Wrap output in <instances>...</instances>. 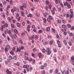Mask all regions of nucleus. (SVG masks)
<instances>
[{
    "mask_svg": "<svg viewBox=\"0 0 74 74\" xmlns=\"http://www.w3.org/2000/svg\"><path fill=\"white\" fill-rule=\"evenodd\" d=\"M47 32H49L50 31V28H49V27H47Z\"/></svg>",
    "mask_w": 74,
    "mask_h": 74,
    "instance_id": "nucleus-15",
    "label": "nucleus"
},
{
    "mask_svg": "<svg viewBox=\"0 0 74 74\" xmlns=\"http://www.w3.org/2000/svg\"><path fill=\"white\" fill-rule=\"evenodd\" d=\"M71 59L72 61H73V62H74V57L72 56L71 58Z\"/></svg>",
    "mask_w": 74,
    "mask_h": 74,
    "instance_id": "nucleus-20",
    "label": "nucleus"
},
{
    "mask_svg": "<svg viewBox=\"0 0 74 74\" xmlns=\"http://www.w3.org/2000/svg\"><path fill=\"white\" fill-rule=\"evenodd\" d=\"M6 47L8 49H9L10 48V45H6Z\"/></svg>",
    "mask_w": 74,
    "mask_h": 74,
    "instance_id": "nucleus-9",
    "label": "nucleus"
},
{
    "mask_svg": "<svg viewBox=\"0 0 74 74\" xmlns=\"http://www.w3.org/2000/svg\"><path fill=\"white\" fill-rule=\"evenodd\" d=\"M41 56V53H40L39 54V58H40Z\"/></svg>",
    "mask_w": 74,
    "mask_h": 74,
    "instance_id": "nucleus-31",
    "label": "nucleus"
},
{
    "mask_svg": "<svg viewBox=\"0 0 74 74\" xmlns=\"http://www.w3.org/2000/svg\"><path fill=\"white\" fill-rule=\"evenodd\" d=\"M9 58H10V60H11L12 59V57L11 56H9Z\"/></svg>",
    "mask_w": 74,
    "mask_h": 74,
    "instance_id": "nucleus-32",
    "label": "nucleus"
},
{
    "mask_svg": "<svg viewBox=\"0 0 74 74\" xmlns=\"http://www.w3.org/2000/svg\"><path fill=\"white\" fill-rule=\"evenodd\" d=\"M10 54H11V55H12V54H13V53H14V51H10Z\"/></svg>",
    "mask_w": 74,
    "mask_h": 74,
    "instance_id": "nucleus-46",
    "label": "nucleus"
},
{
    "mask_svg": "<svg viewBox=\"0 0 74 74\" xmlns=\"http://www.w3.org/2000/svg\"><path fill=\"white\" fill-rule=\"evenodd\" d=\"M14 37L15 38H16V37H17V36L16 35V34H14Z\"/></svg>",
    "mask_w": 74,
    "mask_h": 74,
    "instance_id": "nucleus-40",
    "label": "nucleus"
},
{
    "mask_svg": "<svg viewBox=\"0 0 74 74\" xmlns=\"http://www.w3.org/2000/svg\"><path fill=\"white\" fill-rule=\"evenodd\" d=\"M51 12L52 14V15L55 14V11H54L53 10H51Z\"/></svg>",
    "mask_w": 74,
    "mask_h": 74,
    "instance_id": "nucleus-12",
    "label": "nucleus"
},
{
    "mask_svg": "<svg viewBox=\"0 0 74 74\" xmlns=\"http://www.w3.org/2000/svg\"><path fill=\"white\" fill-rule=\"evenodd\" d=\"M8 20H9V22H11V18L10 17L8 18Z\"/></svg>",
    "mask_w": 74,
    "mask_h": 74,
    "instance_id": "nucleus-25",
    "label": "nucleus"
},
{
    "mask_svg": "<svg viewBox=\"0 0 74 74\" xmlns=\"http://www.w3.org/2000/svg\"><path fill=\"white\" fill-rule=\"evenodd\" d=\"M20 43H21V44H23V42H22V40H20Z\"/></svg>",
    "mask_w": 74,
    "mask_h": 74,
    "instance_id": "nucleus-58",
    "label": "nucleus"
},
{
    "mask_svg": "<svg viewBox=\"0 0 74 74\" xmlns=\"http://www.w3.org/2000/svg\"><path fill=\"white\" fill-rule=\"evenodd\" d=\"M11 26L13 28H14V25L13 24H12Z\"/></svg>",
    "mask_w": 74,
    "mask_h": 74,
    "instance_id": "nucleus-52",
    "label": "nucleus"
},
{
    "mask_svg": "<svg viewBox=\"0 0 74 74\" xmlns=\"http://www.w3.org/2000/svg\"><path fill=\"white\" fill-rule=\"evenodd\" d=\"M17 26L18 27H19V23H17Z\"/></svg>",
    "mask_w": 74,
    "mask_h": 74,
    "instance_id": "nucleus-53",
    "label": "nucleus"
},
{
    "mask_svg": "<svg viewBox=\"0 0 74 74\" xmlns=\"http://www.w3.org/2000/svg\"><path fill=\"white\" fill-rule=\"evenodd\" d=\"M16 65H17V66H19V65H20V64L19 63V62H17Z\"/></svg>",
    "mask_w": 74,
    "mask_h": 74,
    "instance_id": "nucleus-49",
    "label": "nucleus"
},
{
    "mask_svg": "<svg viewBox=\"0 0 74 74\" xmlns=\"http://www.w3.org/2000/svg\"><path fill=\"white\" fill-rule=\"evenodd\" d=\"M8 33H9V34H11V30H9V32Z\"/></svg>",
    "mask_w": 74,
    "mask_h": 74,
    "instance_id": "nucleus-64",
    "label": "nucleus"
},
{
    "mask_svg": "<svg viewBox=\"0 0 74 74\" xmlns=\"http://www.w3.org/2000/svg\"><path fill=\"white\" fill-rule=\"evenodd\" d=\"M14 32L15 33H16V34H17V33H18V31H17L16 29H14Z\"/></svg>",
    "mask_w": 74,
    "mask_h": 74,
    "instance_id": "nucleus-10",
    "label": "nucleus"
},
{
    "mask_svg": "<svg viewBox=\"0 0 74 74\" xmlns=\"http://www.w3.org/2000/svg\"><path fill=\"white\" fill-rule=\"evenodd\" d=\"M47 52L48 55H50V54L51 53V51H50V49H49V48H48L47 49Z\"/></svg>",
    "mask_w": 74,
    "mask_h": 74,
    "instance_id": "nucleus-2",
    "label": "nucleus"
},
{
    "mask_svg": "<svg viewBox=\"0 0 74 74\" xmlns=\"http://www.w3.org/2000/svg\"><path fill=\"white\" fill-rule=\"evenodd\" d=\"M45 71H42V74H45Z\"/></svg>",
    "mask_w": 74,
    "mask_h": 74,
    "instance_id": "nucleus-62",
    "label": "nucleus"
},
{
    "mask_svg": "<svg viewBox=\"0 0 74 74\" xmlns=\"http://www.w3.org/2000/svg\"><path fill=\"white\" fill-rule=\"evenodd\" d=\"M49 9H51V8H52V6H51V5H49Z\"/></svg>",
    "mask_w": 74,
    "mask_h": 74,
    "instance_id": "nucleus-50",
    "label": "nucleus"
},
{
    "mask_svg": "<svg viewBox=\"0 0 74 74\" xmlns=\"http://www.w3.org/2000/svg\"><path fill=\"white\" fill-rule=\"evenodd\" d=\"M69 44L70 46H71V42H69Z\"/></svg>",
    "mask_w": 74,
    "mask_h": 74,
    "instance_id": "nucleus-45",
    "label": "nucleus"
},
{
    "mask_svg": "<svg viewBox=\"0 0 74 74\" xmlns=\"http://www.w3.org/2000/svg\"><path fill=\"white\" fill-rule=\"evenodd\" d=\"M62 21H61V20H58V23H59V24H60L61 23Z\"/></svg>",
    "mask_w": 74,
    "mask_h": 74,
    "instance_id": "nucleus-11",
    "label": "nucleus"
},
{
    "mask_svg": "<svg viewBox=\"0 0 74 74\" xmlns=\"http://www.w3.org/2000/svg\"><path fill=\"white\" fill-rule=\"evenodd\" d=\"M2 36L4 37H5V34L4 33H2Z\"/></svg>",
    "mask_w": 74,
    "mask_h": 74,
    "instance_id": "nucleus-34",
    "label": "nucleus"
},
{
    "mask_svg": "<svg viewBox=\"0 0 74 74\" xmlns=\"http://www.w3.org/2000/svg\"><path fill=\"white\" fill-rule=\"evenodd\" d=\"M71 18H73V14H71L70 15Z\"/></svg>",
    "mask_w": 74,
    "mask_h": 74,
    "instance_id": "nucleus-21",
    "label": "nucleus"
},
{
    "mask_svg": "<svg viewBox=\"0 0 74 74\" xmlns=\"http://www.w3.org/2000/svg\"><path fill=\"white\" fill-rule=\"evenodd\" d=\"M21 48L22 50H23V49H24V47L23 46H21Z\"/></svg>",
    "mask_w": 74,
    "mask_h": 74,
    "instance_id": "nucleus-63",
    "label": "nucleus"
},
{
    "mask_svg": "<svg viewBox=\"0 0 74 74\" xmlns=\"http://www.w3.org/2000/svg\"><path fill=\"white\" fill-rule=\"evenodd\" d=\"M45 9H46V11H47V10H48V6H46L45 7Z\"/></svg>",
    "mask_w": 74,
    "mask_h": 74,
    "instance_id": "nucleus-44",
    "label": "nucleus"
},
{
    "mask_svg": "<svg viewBox=\"0 0 74 74\" xmlns=\"http://www.w3.org/2000/svg\"><path fill=\"white\" fill-rule=\"evenodd\" d=\"M29 17H32L33 16V15L31 14H29Z\"/></svg>",
    "mask_w": 74,
    "mask_h": 74,
    "instance_id": "nucleus-33",
    "label": "nucleus"
},
{
    "mask_svg": "<svg viewBox=\"0 0 74 74\" xmlns=\"http://www.w3.org/2000/svg\"><path fill=\"white\" fill-rule=\"evenodd\" d=\"M42 51L43 52L45 53V52H46V50H45V49H42Z\"/></svg>",
    "mask_w": 74,
    "mask_h": 74,
    "instance_id": "nucleus-24",
    "label": "nucleus"
},
{
    "mask_svg": "<svg viewBox=\"0 0 74 74\" xmlns=\"http://www.w3.org/2000/svg\"><path fill=\"white\" fill-rule=\"evenodd\" d=\"M69 4V3L67 2H66V3L64 2V6H66V5H68V4Z\"/></svg>",
    "mask_w": 74,
    "mask_h": 74,
    "instance_id": "nucleus-5",
    "label": "nucleus"
},
{
    "mask_svg": "<svg viewBox=\"0 0 74 74\" xmlns=\"http://www.w3.org/2000/svg\"><path fill=\"white\" fill-rule=\"evenodd\" d=\"M55 1L56 4H58V0H56Z\"/></svg>",
    "mask_w": 74,
    "mask_h": 74,
    "instance_id": "nucleus-56",
    "label": "nucleus"
},
{
    "mask_svg": "<svg viewBox=\"0 0 74 74\" xmlns=\"http://www.w3.org/2000/svg\"><path fill=\"white\" fill-rule=\"evenodd\" d=\"M25 36V32H23L21 33V36Z\"/></svg>",
    "mask_w": 74,
    "mask_h": 74,
    "instance_id": "nucleus-16",
    "label": "nucleus"
},
{
    "mask_svg": "<svg viewBox=\"0 0 74 74\" xmlns=\"http://www.w3.org/2000/svg\"><path fill=\"white\" fill-rule=\"evenodd\" d=\"M42 30H40L38 31V33H39V34H41V33H42Z\"/></svg>",
    "mask_w": 74,
    "mask_h": 74,
    "instance_id": "nucleus-18",
    "label": "nucleus"
},
{
    "mask_svg": "<svg viewBox=\"0 0 74 74\" xmlns=\"http://www.w3.org/2000/svg\"><path fill=\"white\" fill-rule=\"evenodd\" d=\"M20 9H21V10H23V7L22 6H21L20 7Z\"/></svg>",
    "mask_w": 74,
    "mask_h": 74,
    "instance_id": "nucleus-43",
    "label": "nucleus"
},
{
    "mask_svg": "<svg viewBox=\"0 0 74 74\" xmlns=\"http://www.w3.org/2000/svg\"><path fill=\"white\" fill-rule=\"evenodd\" d=\"M62 22L64 24H65L66 23V21L64 20H62Z\"/></svg>",
    "mask_w": 74,
    "mask_h": 74,
    "instance_id": "nucleus-26",
    "label": "nucleus"
},
{
    "mask_svg": "<svg viewBox=\"0 0 74 74\" xmlns=\"http://www.w3.org/2000/svg\"><path fill=\"white\" fill-rule=\"evenodd\" d=\"M29 28L27 27V29L28 32H29L30 31V29Z\"/></svg>",
    "mask_w": 74,
    "mask_h": 74,
    "instance_id": "nucleus-28",
    "label": "nucleus"
},
{
    "mask_svg": "<svg viewBox=\"0 0 74 74\" xmlns=\"http://www.w3.org/2000/svg\"><path fill=\"white\" fill-rule=\"evenodd\" d=\"M14 11L13 9H11V12L12 13H14Z\"/></svg>",
    "mask_w": 74,
    "mask_h": 74,
    "instance_id": "nucleus-37",
    "label": "nucleus"
},
{
    "mask_svg": "<svg viewBox=\"0 0 74 74\" xmlns=\"http://www.w3.org/2000/svg\"><path fill=\"white\" fill-rule=\"evenodd\" d=\"M70 12L71 14H73V10L72 9L70 10Z\"/></svg>",
    "mask_w": 74,
    "mask_h": 74,
    "instance_id": "nucleus-39",
    "label": "nucleus"
},
{
    "mask_svg": "<svg viewBox=\"0 0 74 74\" xmlns=\"http://www.w3.org/2000/svg\"><path fill=\"white\" fill-rule=\"evenodd\" d=\"M8 24H5V26L6 27H8Z\"/></svg>",
    "mask_w": 74,
    "mask_h": 74,
    "instance_id": "nucleus-51",
    "label": "nucleus"
},
{
    "mask_svg": "<svg viewBox=\"0 0 74 74\" xmlns=\"http://www.w3.org/2000/svg\"><path fill=\"white\" fill-rule=\"evenodd\" d=\"M21 51V48L19 47V48L18 47L17 48V50H16V52H20Z\"/></svg>",
    "mask_w": 74,
    "mask_h": 74,
    "instance_id": "nucleus-3",
    "label": "nucleus"
},
{
    "mask_svg": "<svg viewBox=\"0 0 74 74\" xmlns=\"http://www.w3.org/2000/svg\"><path fill=\"white\" fill-rule=\"evenodd\" d=\"M6 73H9V72L10 71H9V70L8 69H7L6 70Z\"/></svg>",
    "mask_w": 74,
    "mask_h": 74,
    "instance_id": "nucleus-59",
    "label": "nucleus"
},
{
    "mask_svg": "<svg viewBox=\"0 0 74 74\" xmlns=\"http://www.w3.org/2000/svg\"><path fill=\"white\" fill-rule=\"evenodd\" d=\"M23 73H24V74H26V73H27V72H26V69L24 70Z\"/></svg>",
    "mask_w": 74,
    "mask_h": 74,
    "instance_id": "nucleus-35",
    "label": "nucleus"
},
{
    "mask_svg": "<svg viewBox=\"0 0 74 74\" xmlns=\"http://www.w3.org/2000/svg\"><path fill=\"white\" fill-rule=\"evenodd\" d=\"M45 16V17H46L47 16V13H45L44 14Z\"/></svg>",
    "mask_w": 74,
    "mask_h": 74,
    "instance_id": "nucleus-47",
    "label": "nucleus"
},
{
    "mask_svg": "<svg viewBox=\"0 0 74 74\" xmlns=\"http://www.w3.org/2000/svg\"><path fill=\"white\" fill-rule=\"evenodd\" d=\"M22 25L23 26H24L25 25V22H23L22 23Z\"/></svg>",
    "mask_w": 74,
    "mask_h": 74,
    "instance_id": "nucleus-61",
    "label": "nucleus"
},
{
    "mask_svg": "<svg viewBox=\"0 0 74 74\" xmlns=\"http://www.w3.org/2000/svg\"><path fill=\"white\" fill-rule=\"evenodd\" d=\"M49 17L50 19H51V20H52V16H49Z\"/></svg>",
    "mask_w": 74,
    "mask_h": 74,
    "instance_id": "nucleus-17",
    "label": "nucleus"
},
{
    "mask_svg": "<svg viewBox=\"0 0 74 74\" xmlns=\"http://www.w3.org/2000/svg\"><path fill=\"white\" fill-rule=\"evenodd\" d=\"M13 58H14V60H16V59H17V58L15 56H14Z\"/></svg>",
    "mask_w": 74,
    "mask_h": 74,
    "instance_id": "nucleus-29",
    "label": "nucleus"
},
{
    "mask_svg": "<svg viewBox=\"0 0 74 74\" xmlns=\"http://www.w3.org/2000/svg\"><path fill=\"white\" fill-rule=\"evenodd\" d=\"M25 60H29V58H27L26 57V56H25Z\"/></svg>",
    "mask_w": 74,
    "mask_h": 74,
    "instance_id": "nucleus-23",
    "label": "nucleus"
},
{
    "mask_svg": "<svg viewBox=\"0 0 74 74\" xmlns=\"http://www.w3.org/2000/svg\"><path fill=\"white\" fill-rule=\"evenodd\" d=\"M69 35L70 36H72L73 35V34L72 33H70L69 34Z\"/></svg>",
    "mask_w": 74,
    "mask_h": 74,
    "instance_id": "nucleus-41",
    "label": "nucleus"
},
{
    "mask_svg": "<svg viewBox=\"0 0 74 74\" xmlns=\"http://www.w3.org/2000/svg\"><path fill=\"white\" fill-rule=\"evenodd\" d=\"M56 74H58V72H59V70L58 69H56Z\"/></svg>",
    "mask_w": 74,
    "mask_h": 74,
    "instance_id": "nucleus-13",
    "label": "nucleus"
},
{
    "mask_svg": "<svg viewBox=\"0 0 74 74\" xmlns=\"http://www.w3.org/2000/svg\"><path fill=\"white\" fill-rule=\"evenodd\" d=\"M57 42L58 44L60 43V42L59 41V40H57Z\"/></svg>",
    "mask_w": 74,
    "mask_h": 74,
    "instance_id": "nucleus-55",
    "label": "nucleus"
},
{
    "mask_svg": "<svg viewBox=\"0 0 74 74\" xmlns=\"http://www.w3.org/2000/svg\"><path fill=\"white\" fill-rule=\"evenodd\" d=\"M23 7H24V8H26V4H25V3H23Z\"/></svg>",
    "mask_w": 74,
    "mask_h": 74,
    "instance_id": "nucleus-8",
    "label": "nucleus"
},
{
    "mask_svg": "<svg viewBox=\"0 0 74 74\" xmlns=\"http://www.w3.org/2000/svg\"><path fill=\"white\" fill-rule=\"evenodd\" d=\"M67 26H68V27L69 28H71V26L70 24H68L67 25Z\"/></svg>",
    "mask_w": 74,
    "mask_h": 74,
    "instance_id": "nucleus-7",
    "label": "nucleus"
},
{
    "mask_svg": "<svg viewBox=\"0 0 74 74\" xmlns=\"http://www.w3.org/2000/svg\"><path fill=\"white\" fill-rule=\"evenodd\" d=\"M45 68V66H42L41 67V68L42 69H44Z\"/></svg>",
    "mask_w": 74,
    "mask_h": 74,
    "instance_id": "nucleus-30",
    "label": "nucleus"
},
{
    "mask_svg": "<svg viewBox=\"0 0 74 74\" xmlns=\"http://www.w3.org/2000/svg\"><path fill=\"white\" fill-rule=\"evenodd\" d=\"M5 51H6V52L8 51V50H7V48L6 47H5Z\"/></svg>",
    "mask_w": 74,
    "mask_h": 74,
    "instance_id": "nucleus-54",
    "label": "nucleus"
},
{
    "mask_svg": "<svg viewBox=\"0 0 74 74\" xmlns=\"http://www.w3.org/2000/svg\"><path fill=\"white\" fill-rule=\"evenodd\" d=\"M2 15L3 18H5V14H4V13H2Z\"/></svg>",
    "mask_w": 74,
    "mask_h": 74,
    "instance_id": "nucleus-19",
    "label": "nucleus"
},
{
    "mask_svg": "<svg viewBox=\"0 0 74 74\" xmlns=\"http://www.w3.org/2000/svg\"><path fill=\"white\" fill-rule=\"evenodd\" d=\"M58 46L60 48V47H62V45H61V44H59L58 45Z\"/></svg>",
    "mask_w": 74,
    "mask_h": 74,
    "instance_id": "nucleus-57",
    "label": "nucleus"
},
{
    "mask_svg": "<svg viewBox=\"0 0 74 74\" xmlns=\"http://www.w3.org/2000/svg\"><path fill=\"white\" fill-rule=\"evenodd\" d=\"M34 35H32V37H29V40H33V37H34Z\"/></svg>",
    "mask_w": 74,
    "mask_h": 74,
    "instance_id": "nucleus-4",
    "label": "nucleus"
},
{
    "mask_svg": "<svg viewBox=\"0 0 74 74\" xmlns=\"http://www.w3.org/2000/svg\"><path fill=\"white\" fill-rule=\"evenodd\" d=\"M21 14L22 16H24L25 14L24 13V12H21Z\"/></svg>",
    "mask_w": 74,
    "mask_h": 74,
    "instance_id": "nucleus-14",
    "label": "nucleus"
},
{
    "mask_svg": "<svg viewBox=\"0 0 74 74\" xmlns=\"http://www.w3.org/2000/svg\"><path fill=\"white\" fill-rule=\"evenodd\" d=\"M52 43H53V41H51L50 42V45H52Z\"/></svg>",
    "mask_w": 74,
    "mask_h": 74,
    "instance_id": "nucleus-36",
    "label": "nucleus"
},
{
    "mask_svg": "<svg viewBox=\"0 0 74 74\" xmlns=\"http://www.w3.org/2000/svg\"><path fill=\"white\" fill-rule=\"evenodd\" d=\"M52 72H53V69H50V73H52Z\"/></svg>",
    "mask_w": 74,
    "mask_h": 74,
    "instance_id": "nucleus-38",
    "label": "nucleus"
},
{
    "mask_svg": "<svg viewBox=\"0 0 74 74\" xmlns=\"http://www.w3.org/2000/svg\"><path fill=\"white\" fill-rule=\"evenodd\" d=\"M67 6L68 8H69V9L71 8V5H69L68 4V5H67Z\"/></svg>",
    "mask_w": 74,
    "mask_h": 74,
    "instance_id": "nucleus-27",
    "label": "nucleus"
},
{
    "mask_svg": "<svg viewBox=\"0 0 74 74\" xmlns=\"http://www.w3.org/2000/svg\"><path fill=\"white\" fill-rule=\"evenodd\" d=\"M60 5H61L62 7L63 8V7H64V5H63V4L62 3H60Z\"/></svg>",
    "mask_w": 74,
    "mask_h": 74,
    "instance_id": "nucleus-42",
    "label": "nucleus"
},
{
    "mask_svg": "<svg viewBox=\"0 0 74 74\" xmlns=\"http://www.w3.org/2000/svg\"><path fill=\"white\" fill-rule=\"evenodd\" d=\"M61 72L62 74H67L66 73V71L65 70H64L63 71H62V70H61Z\"/></svg>",
    "mask_w": 74,
    "mask_h": 74,
    "instance_id": "nucleus-6",
    "label": "nucleus"
},
{
    "mask_svg": "<svg viewBox=\"0 0 74 74\" xmlns=\"http://www.w3.org/2000/svg\"><path fill=\"white\" fill-rule=\"evenodd\" d=\"M47 20L48 21V22H50V18H47Z\"/></svg>",
    "mask_w": 74,
    "mask_h": 74,
    "instance_id": "nucleus-60",
    "label": "nucleus"
},
{
    "mask_svg": "<svg viewBox=\"0 0 74 74\" xmlns=\"http://www.w3.org/2000/svg\"><path fill=\"white\" fill-rule=\"evenodd\" d=\"M23 67L26 69V71L27 72L29 71V65H25L23 66Z\"/></svg>",
    "mask_w": 74,
    "mask_h": 74,
    "instance_id": "nucleus-1",
    "label": "nucleus"
},
{
    "mask_svg": "<svg viewBox=\"0 0 74 74\" xmlns=\"http://www.w3.org/2000/svg\"><path fill=\"white\" fill-rule=\"evenodd\" d=\"M46 4L47 5H49V1H48V0H46Z\"/></svg>",
    "mask_w": 74,
    "mask_h": 74,
    "instance_id": "nucleus-22",
    "label": "nucleus"
},
{
    "mask_svg": "<svg viewBox=\"0 0 74 74\" xmlns=\"http://www.w3.org/2000/svg\"><path fill=\"white\" fill-rule=\"evenodd\" d=\"M66 25H62V28H64V27Z\"/></svg>",
    "mask_w": 74,
    "mask_h": 74,
    "instance_id": "nucleus-48",
    "label": "nucleus"
}]
</instances>
